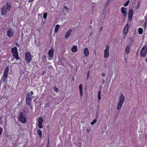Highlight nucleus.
Returning a JSON list of instances; mask_svg holds the SVG:
<instances>
[{"label": "nucleus", "mask_w": 147, "mask_h": 147, "mask_svg": "<svg viewBox=\"0 0 147 147\" xmlns=\"http://www.w3.org/2000/svg\"><path fill=\"white\" fill-rule=\"evenodd\" d=\"M5 98H6V100L8 99V97H6Z\"/></svg>", "instance_id": "nucleus-47"}, {"label": "nucleus", "mask_w": 147, "mask_h": 147, "mask_svg": "<svg viewBox=\"0 0 147 147\" xmlns=\"http://www.w3.org/2000/svg\"><path fill=\"white\" fill-rule=\"evenodd\" d=\"M92 20H91L90 21V24H92Z\"/></svg>", "instance_id": "nucleus-40"}, {"label": "nucleus", "mask_w": 147, "mask_h": 147, "mask_svg": "<svg viewBox=\"0 0 147 147\" xmlns=\"http://www.w3.org/2000/svg\"><path fill=\"white\" fill-rule=\"evenodd\" d=\"M139 4H138V6H139Z\"/></svg>", "instance_id": "nucleus-51"}, {"label": "nucleus", "mask_w": 147, "mask_h": 147, "mask_svg": "<svg viewBox=\"0 0 147 147\" xmlns=\"http://www.w3.org/2000/svg\"><path fill=\"white\" fill-rule=\"evenodd\" d=\"M71 51L72 52H76L77 51V47L76 45L73 46V47L71 48Z\"/></svg>", "instance_id": "nucleus-20"}, {"label": "nucleus", "mask_w": 147, "mask_h": 147, "mask_svg": "<svg viewBox=\"0 0 147 147\" xmlns=\"http://www.w3.org/2000/svg\"><path fill=\"white\" fill-rule=\"evenodd\" d=\"M103 29V28L102 27H100V31H101Z\"/></svg>", "instance_id": "nucleus-41"}, {"label": "nucleus", "mask_w": 147, "mask_h": 147, "mask_svg": "<svg viewBox=\"0 0 147 147\" xmlns=\"http://www.w3.org/2000/svg\"><path fill=\"white\" fill-rule=\"evenodd\" d=\"M33 0H29V2H31Z\"/></svg>", "instance_id": "nucleus-44"}, {"label": "nucleus", "mask_w": 147, "mask_h": 147, "mask_svg": "<svg viewBox=\"0 0 147 147\" xmlns=\"http://www.w3.org/2000/svg\"><path fill=\"white\" fill-rule=\"evenodd\" d=\"M102 80V82H103V83H104V82H105V81L104 80Z\"/></svg>", "instance_id": "nucleus-46"}, {"label": "nucleus", "mask_w": 147, "mask_h": 147, "mask_svg": "<svg viewBox=\"0 0 147 147\" xmlns=\"http://www.w3.org/2000/svg\"><path fill=\"white\" fill-rule=\"evenodd\" d=\"M26 103L28 105L30 106L31 107V110L32 109V106L31 105V98L30 97V95H27L26 98Z\"/></svg>", "instance_id": "nucleus-7"}, {"label": "nucleus", "mask_w": 147, "mask_h": 147, "mask_svg": "<svg viewBox=\"0 0 147 147\" xmlns=\"http://www.w3.org/2000/svg\"><path fill=\"white\" fill-rule=\"evenodd\" d=\"M3 123V120L2 117L0 116V124L2 125Z\"/></svg>", "instance_id": "nucleus-33"}, {"label": "nucleus", "mask_w": 147, "mask_h": 147, "mask_svg": "<svg viewBox=\"0 0 147 147\" xmlns=\"http://www.w3.org/2000/svg\"><path fill=\"white\" fill-rule=\"evenodd\" d=\"M138 32L139 34H142L143 32V30L141 28H139L138 29Z\"/></svg>", "instance_id": "nucleus-23"}, {"label": "nucleus", "mask_w": 147, "mask_h": 147, "mask_svg": "<svg viewBox=\"0 0 147 147\" xmlns=\"http://www.w3.org/2000/svg\"><path fill=\"white\" fill-rule=\"evenodd\" d=\"M102 77H104L105 76V74H102Z\"/></svg>", "instance_id": "nucleus-43"}, {"label": "nucleus", "mask_w": 147, "mask_h": 147, "mask_svg": "<svg viewBox=\"0 0 147 147\" xmlns=\"http://www.w3.org/2000/svg\"><path fill=\"white\" fill-rule=\"evenodd\" d=\"M78 146H79V147H81L82 145V142H80L78 144Z\"/></svg>", "instance_id": "nucleus-38"}, {"label": "nucleus", "mask_w": 147, "mask_h": 147, "mask_svg": "<svg viewBox=\"0 0 147 147\" xmlns=\"http://www.w3.org/2000/svg\"><path fill=\"white\" fill-rule=\"evenodd\" d=\"M128 30V24H127L126 25L123 31V33L126 34L127 33Z\"/></svg>", "instance_id": "nucleus-14"}, {"label": "nucleus", "mask_w": 147, "mask_h": 147, "mask_svg": "<svg viewBox=\"0 0 147 147\" xmlns=\"http://www.w3.org/2000/svg\"><path fill=\"white\" fill-rule=\"evenodd\" d=\"M38 126L41 129L42 127V123H38Z\"/></svg>", "instance_id": "nucleus-29"}, {"label": "nucleus", "mask_w": 147, "mask_h": 147, "mask_svg": "<svg viewBox=\"0 0 147 147\" xmlns=\"http://www.w3.org/2000/svg\"><path fill=\"white\" fill-rule=\"evenodd\" d=\"M11 52L12 53L13 56L16 60H18L20 59V57L18 56L17 48L16 47H14L13 48H11Z\"/></svg>", "instance_id": "nucleus-2"}, {"label": "nucleus", "mask_w": 147, "mask_h": 147, "mask_svg": "<svg viewBox=\"0 0 147 147\" xmlns=\"http://www.w3.org/2000/svg\"><path fill=\"white\" fill-rule=\"evenodd\" d=\"M43 120L42 117H40L38 120V123H42L43 122Z\"/></svg>", "instance_id": "nucleus-25"}, {"label": "nucleus", "mask_w": 147, "mask_h": 147, "mask_svg": "<svg viewBox=\"0 0 147 147\" xmlns=\"http://www.w3.org/2000/svg\"><path fill=\"white\" fill-rule=\"evenodd\" d=\"M37 132L40 138L41 139L42 136V133L41 130L40 129H38L37 130Z\"/></svg>", "instance_id": "nucleus-19"}, {"label": "nucleus", "mask_w": 147, "mask_h": 147, "mask_svg": "<svg viewBox=\"0 0 147 147\" xmlns=\"http://www.w3.org/2000/svg\"><path fill=\"white\" fill-rule=\"evenodd\" d=\"M79 89L80 90V94L81 96H82V95L83 94V92H82V84H80V85L79 86Z\"/></svg>", "instance_id": "nucleus-18"}, {"label": "nucleus", "mask_w": 147, "mask_h": 147, "mask_svg": "<svg viewBox=\"0 0 147 147\" xmlns=\"http://www.w3.org/2000/svg\"><path fill=\"white\" fill-rule=\"evenodd\" d=\"M147 52V45L143 46L141 50L140 56L142 57H144Z\"/></svg>", "instance_id": "nucleus-6"}, {"label": "nucleus", "mask_w": 147, "mask_h": 147, "mask_svg": "<svg viewBox=\"0 0 147 147\" xmlns=\"http://www.w3.org/2000/svg\"><path fill=\"white\" fill-rule=\"evenodd\" d=\"M109 46L108 45L106 46V48L105 49L104 54L105 58L108 57L109 56Z\"/></svg>", "instance_id": "nucleus-8"}, {"label": "nucleus", "mask_w": 147, "mask_h": 147, "mask_svg": "<svg viewBox=\"0 0 147 147\" xmlns=\"http://www.w3.org/2000/svg\"><path fill=\"white\" fill-rule=\"evenodd\" d=\"M129 3V0L127 1L124 4V5L125 7L127 6L128 5Z\"/></svg>", "instance_id": "nucleus-31"}, {"label": "nucleus", "mask_w": 147, "mask_h": 147, "mask_svg": "<svg viewBox=\"0 0 147 147\" xmlns=\"http://www.w3.org/2000/svg\"><path fill=\"white\" fill-rule=\"evenodd\" d=\"M90 35H91V33H90Z\"/></svg>", "instance_id": "nucleus-52"}, {"label": "nucleus", "mask_w": 147, "mask_h": 147, "mask_svg": "<svg viewBox=\"0 0 147 147\" xmlns=\"http://www.w3.org/2000/svg\"><path fill=\"white\" fill-rule=\"evenodd\" d=\"M54 50L53 49H50L48 51V54L49 56L50 57H52L54 53Z\"/></svg>", "instance_id": "nucleus-15"}, {"label": "nucleus", "mask_w": 147, "mask_h": 147, "mask_svg": "<svg viewBox=\"0 0 147 147\" xmlns=\"http://www.w3.org/2000/svg\"><path fill=\"white\" fill-rule=\"evenodd\" d=\"M47 17V13H45L43 14V18L44 19H45Z\"/></svg>", "instance_id": "nucleus-30"}, {"label": "nucleus", "mask_w": 147, "mask_h": 147, "mask_svg": "<svg viewBox=\"0 0 147 147\" xmlns=\"http://www.w3.org/2000/svg\"><path fill=\"white\" fill-rule=\"evenodd\" d=\"M11 7V4L10 2H7L6 4L4 5L1 9V14L2 16H5L10 10Z\"/></svg>", "instance_id": "nucleus-1"}, {"label": "nucleus", "mask_w": 147, "mask_h": 147, "mask_svg": "<svg viewBox=\"0 0 147 147\" xmlns=\"http://www.w3.org/2000/svg\"><path fill=\"white\" fill-rule=\"evenodd\" d=\"M63 9L65 12H68V8L66 6H64L63 7Z\"/></svg>", "instance_id": "nucleus-27"}, {"label": "nucleus", "mask_w": 147, "mask_h": 147, "mask_svg": "<svg viewBox=\"0 0 147 147\" xmlns=\"http://www.w3.org/2000/svg\"><path fill=\"white\" fill-rule=\"evenodd\" d=\"M30 92V94H34V93L32 91H31Z\"/></svg>", "instance_id": "nucleus-42"}, {"label": "nucleus", "mask_w": 147, "mask_h": 147, "mask_svg": "<svg viewBox=\"0 0 147 147\" xmlns=\"http://www.w3.org/2000/svg\"><path fill=\"white\" fill-rule=\"evenodd\" d=\"M71 32V29H70L66 32L65 36V38L66 39L68 38L70 35Z\"/></svg>", "instance_id": "nucleus-16"}, {"label": "nucleus", "mask_w": 147, "mask_h": 147, "mask_svg": "<svg viewBox=\"0 0 147 147\" xmlns=\"http://www.w3.org/2000/svg\"><path fill=\"white\" fill-rule=\"evenodd\" d=\"M25 59L26 63H29L31 62L32 58L31 54L29 52H27L25 53Z\"/></svg>", "instance_id": "nucleus-5"}, {"label": "nucleus", "mask_w": 147, "mask_h": 147, "mask_svg": "<svg viewBox=\"0 0 147 147\" xmlns=\"http://www.w3.org/2000/svg\"><path fill=\"white\" fill-rule=\"evenodd\" d=\"M97 121V120L96 119H94L92 121L91 123V125H94V124L96 123Z\"/></svg>", "instance_id": "nucleus-28"}, {"label": "nucleus", "mask_w": 147, "mask_h": 147, "mask_svg": "<svg viewBox=\"0 0 147 147\" xmlns=\"http://www.w3.org/2000/svg\"><path fill=\"white\" fill-rule=\"evenodd\" d=\"M30 108L31 107H30V108H27L26 110V112L27 113H30V112H31L32 111V110H31Z\"/></svg>", "instance_id": "nucleus-24"}, {"label": "nucleus", "mask_w": 147, "mask_h": 147, "mask_svg": "<svg viewBox=\"0 0 147 147\" xmlns=\"http://www.w3.org/2000/svg\"><path fill=\"white\" fill-rule=\"evenodd\" d=\"M9 68L8 67V66L7 67L5 68V69L4 71L3 74L5 75L8 76V73L9 72Z\"/></svg>", "instance_id": "nucleus-17"}, {"label": "nucleus", "mask_w": 147, "mask_h": 147, "mask_svg": "<svg viewBox=\"0 0 147 147\" xmlns=\"http://www.w3.org/2000/svg\"><path fill=\"white\" fill-rule=\"evenodd\" d=\"M49 138H48V142L47 144V147H49Z\"/></svg>", "instance_id": "nucleus-37"}, {"label": "nucleus", "mask_w": 147, "mask_h": 147, "mask_svg": "<svg viewBox=\"0 0 147 147\" xmlns=\"http://www.w3.org/2000/svg\"><path fill=\"white\" fill-rule=\"evenodd\" d=\"M98 100L100 101L101 99V91L99 90L98 92Z\"/></svg>", "instance_id": "nucleus-22"}, {"label": "nucleus", "mask_w": 147, "mask_h": 147, "mask_svg": "<svg viewBox=\"0 0 147 147\" xmlns=\"http://www.w3.org/2000/svg\"><path fill=\"white\" fill-rule=\"evenodd\" d=\"M125 101V98L122 94H121V96L119 99V102L117 105V109L119 110L121 107L123 103Z\"/></svg>", "instance_id": "nucleus-3"}, {"label": "nucleus", "mask_w": 147, "mask_h": 147, "mask_svg": "<svg viewBox=\"0 0 147 147\" xmlns=\"http://www.w3.org/2000/svg\"><path fill=\"white\" fill-rule=\"evenodd\" d=\"M53 89H54V90L56 92H59L58 89L57 88H56L55 87Z\"/></svg>", "instance_id": "nucleus-32"}, {"label": "nucleus", "mask_w": 147, "mask_h": 147, "mask_svg": "<svg viewBox=\"0 0 147 147\" xmlns=\"http://www.w3.org/2000/svg\"><path fill=\"white\" fill-rule=\"evenodd\" d=\"M134 13V11L132 9H130L128 13V19L129 21L132 19V18Z\"/></svg>", "instance_id": "nucleus-9"}, {"label": "nucleus", "mask_w": 147, "mask_h": 147, "mask_svg": "<svg viewBox=\"0 0 147 147\" xmlns=\"http://www.w3.org/2000/svg\"><path fill=\"white\" fill-rule=\"evenodd\" d=\"M89 76V71L88 70V71L87 74V80L88 79Z\"/></svg>", "instance_id": "nucleus-34"}, {"label": "nucleus", "mask_w": 147, "mask_h": 147, "mask_svg": "<svg viewBox=\"0 0 147 147\" xmlns=\"http://www.w3.org/2000/svg\"><path fill=\"white\" fill-rule=\"evenodd\" d=\"M8 76L3 74L2 76L1 80L4 83H6L7 82Z\"/></svg>", "instance_id": "nucleus-11"}, {"label": "nucleus", "mask_w": 147, "mask_h": 147, "mask_svg": "<svg viewBox=\"0 0 147 147\" xmlns=\"http://www.w3.org/2000/svg\"><path fill=\"white\" fill-rule=\"evenodd\" d=\"M16 46L17 47H19V44L18 43H16Z\"/></svg>", "instance_id": "nucleus-39"}, {"label": "nucleus", "mask_w": 147, "mask_h": 147, "mask_svg": "<svg viewBox=\"0 0 147 147\" xmlns=\"http://www.w3.org/2000/svg\"><path fill=\"white\" fill-rule=\"evenodd\" d=\"M86 131L88 133H89L90 131V128H88L86 129Z\"/></svg>", "instance_id": "nucleus-36"}, {"label": "nucleus", "mask_w": 147, "mask_h": 147, "mask_svg": "<svg viewBox=\"0 0 147 147\" xmlns=\"http://www.w3.org/2000/svg\"><path fill=\"white\" fill-rule=\"evenodd\" d=\"M84 53L86 57H88L89 55V53L88 49L87 48H85L84 49Z\"/></svg>", "instance_id": "nucleus-12"}, {"label": "nucleus", "mask_w": 147, "mask_h": 147, "mask_svg": "<svg viewBox=\"0 0 147 147\" xmlns=\"http://www.w3.org/2000/svg\"><path fill=\"white\" fill-rule=\"evenodd\" d=\"M7 33L8 36L9 38H11L13 36V31L12 28H9L8 29Z\"/></svg>", "instance_id": "nucleus-10"}, {"label": "nucleus", "mask_w": 147, "mask_h": 147, "mask_svg": "<svg viewBox=\"0 0 147 147\" xmlns=\"http://www.w3.org/2000/svg\"><path fill=\"white\" fill-rule=\"evenodd\" d=\"M121 11L124 16L125 17L127 14L126 11V8L125 7H122L121 8Z\"/></svg>", "instance_id": "nucleus-13"}, {"label": "nucleus", "mask_w": 147, "mask_h": 147, "mask_svg": "<svg viewBox=\"0 0 147 147\" xmlns=\"http://www.w3.org/2000/svg\"><path fill=\"white\" fill-rule=\"evenodd\" d=\"M90 26V28H92V26Z\"/></svg>", "instance_id": "nucleus-50"}, {"label": "nucleus", "mask_w": 147, "mask_h": 147, "mask_svg": "<svg viewBox=\"0 0 147 147\" xmlns=\"http://www.w3.org/2000/svg\"><path fill=\"white\" fill-rule=\"evenodd\" d=\"M130 51V48L128 47V46H127L125 49V52L127 53H129Z\"/></svg>", "instance_id": "nucleus-26"}, {"label": "nucleus", "mask_w": 147, "mask_h": 147, "mask_svg": "<svg viewBox=\"0 0 147 147\" xmlns=\"http://www.w3.org/2000/svg\"><path fill=\"white\" fill-rule=\"evenodd\" d=\"M2 132H3V129L0 127V135H1L2 134Z\"/></svg>", "instance_id": "nucleus-35"}, {"label": "nucleus", "mask_w": 147, "mask_h": 147, "mask_svg": "<svg viewBox=\"0 0 147 147\" xmlns=\"http://www.w3.org/2000/svg\"><path fill=\"white\" fill-rule=\"evenodd\" d=\"M145 28H146V23H145Z\"/></svg>", "instance_id": "nucleus-45"}, {"label": "nucleus", "mask_w": 147, "mask_h": 147, "mask_svg": "<svg viewBox=\"0 0 147 147\" xmlns=\"http://www.w3.org/2000/svg\"><path fill=\"white\" fill-rule=\"evenodd\" d=\"M60 26L59 24H57L55 28V32L57 33L59 28Z\"/></svg>", "instance_id": "nucleus-21"}, {"label": "nucleus", "mask_w": 147, "mask_h": 147, "mask_svg": "<svg viewBox=\"0 0 147 147\" xmlns=\"http://www.w3.org/2000/svg\"><path fill=\"white\" fill-rule=\"evenodd\" d=\"M73 81L74 82V78H73Z\"/></svg>", "instance_id": "nucleus-48"}, {"label": "nucleus", "mask_w": 147, "mask_h": 147, "mask_svg": "<svg viewBox=\"0 0 147 147\" xmlns=\"http://www.w3.org/2000/svg\"><path fill=\"white\" fill-rule=\"evenodd\" d=\"M19 121L23 123H25L26 122V115L23 112H20L19 116Z\"/></svg>", "instance_id": "nucleus-4"}, {"label": "nucleus", "mask_w": 147, "mask_h": 147, "mask_svg": "<svg viewBox=\"0 0 147 147\" xmlns=\"http://www.w3.org/2000/svg\"><path fill=\"white\" fill-rule=\"evenodd\" d=\"M146 62L147 63V58L146 59Z\"/></svg>", "instance_id": "nucleus-49"}]
</instances>
